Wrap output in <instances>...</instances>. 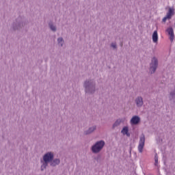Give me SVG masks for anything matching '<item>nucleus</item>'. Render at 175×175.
Returning <instances> with one entry per match:
<instances>
[{"label": "nucleus", "instance_id": "f257e3e1", "mask_svg": "<svg viewBox=\"0 0 175 175\" xmlns=\"http://www.w3.org/2000/svg\"><path fill=\"white\" fill-rule=\"evenodd\" d=\"M83 88L86 95H94L96 92V81L88 79L83 82Z\"/></svg>", "mask_w": 175, "mask_h": 175}, {"label": "nucleus", "instance_id": "f03ea898", "mask_svg": "<svg viewBox=\"0 0 175 175\" xmlns=\"http://www.w3.org/2000/svg\"><path fill=\"white\" fill-rule=\"evenodd\" d=\"M54 159V152H47L45 153L42 159H40V170L41 172H43L47 169V166H49V163H51V162Z\"/></svg>", "mask_w": 175, "mask_h": 175}, {"label": "nucleus", "instance_id": "7ed1b4c3", "mask_svg": "<svg viewBox=\"0 0 175 175\" xmlns=\"http://www.w3.org/2000/svg\"><path fill=\"white\" fill-rule=\"evenodd\" d=\"M27 25V21L21 17L17 18L16 22L12 25V29L14 31H21L24 27Z\"/></svg>", "mask_w": 175, "mask_h": 175}, {"label": "nucleus", "instance_id": "20e7f679", "mask_svg": "<svg viewBox=\"0 0 175 175\" xmlns=\"http://www.w3.org/2000/svg\"><path fill=\"white\" fill-rule=\"evenodd\" d=\"M105 142L103 140H100L96 142L91 147V151L93 154H99L101 150H103L105 147Z\"/></svg>", "mask_w": 175, "mask_h": 175}, {"label": "nucleus", "instance_id": "39448f33", "mask_svg": "<svg viewBox=\"0 0 175 175\" xmlns=\"http://www.w3.org/2000/svg\"><path fill=\"white\" fill-rule=\"evenodd\" d=\"M159 62L158 60V57L154 56L151 59V62L150 64L149 71L151 75H154L155 72H157V69H158V65Z\"/></svg>", "mask_w": 175, "mask_h": 175}, {"label": "nucleus", "instance_id": "423d86ee", "mask_svg": "<svg viewBox=\"0 0 175 175\" xmlns=\"http://www.w3.org/2000/svg\"><path fill=\"white\" fill-rule=\"evenodd\" d=\"M146 143V136L144 134H142L139 137V145H138V151L139 152H143V148H144V144Z\"/></svg>", "mask_w": 175, "mask_h": 175}, {"label": "nucleus", "instance_id": "0eeeda50", "mask_svg": "<svg viewBox=\"0 0 175 175\" xmlns=\"http://www.w3.org/2000/svg\"><path fill=\"white\" fill-rule=\"evenodd\" d=\"M174 16V8H170L168 12L166 14V16L163 18V23H166V20L172 19V17Z\"/></svg>", "mask_w": 175, "mask_h": 175}, {"label": "nucleus", "instance_id": "6e6552de", "mask_svg": "<svg viewBox=\"0 0 175 175\" xmlns=\"http://www.w3.org/2000/svg\"><path fill=\"white\" fill-rule=\"evenodd\" d=\"M135 103L136 105V107L138 108L143 107V105H144V101L143 100V97L141 96H138L135 99Z\"/></svg>", "mask_w": 175, "mask_h": 175}, {"label": "nucleus", "instance_id": "1a4fd4ad", "mask_svg": "<svg viewBox=\"0 0 175 175\" xmlns=\"http://www.w3.org/2000/svg\"><path fill=\"white\" fill-rule=\"evenodd\" d=\"M96 128H97L96 125L91 126L83 132V134L85 136H88V135H91V134L94 133V132H95V131H96Z\"/></svg>", "mask_w": 175, "mask_h": 175}, {"label": "nucleus", "instance_id": "9d476101", "mask_svg": "<svg viewBox=\"0 0 175 175\" xmlns=\"http://www.w3.org/2000/svg\"><path fill=\"white\" fill-rule=\"evenodd\" d=\"M168 98L171 103H175V86L170 92Z\"/></svg>", "mask_w": 175, "mask_h": 175}, {"label": "nucleus", "instance_id": "9b49d317", "mask_svg": "<svg viewBox=\"0 0 175 175\" xmlns=\"http://www.w3.org/2000/svg\"><path fill=\"white\" fill-rule=\"evenodd\" d=\"M166 32H167L169 35V39L170 42H173V40H174V31L173 30V27H168L166 29Z\"/></svg>", "mask_w": 175, "mask_h": 175}, {"label": "nucleus", "instance_id": "f8f14e48", "mask_svg": "<svg viewBox=\"0 0 175 175\" xmlns=\"http://www.w3.org/2000/svg\"><path fill=\"white\" fill-rule=\"evenodd\" d=\"M140 123V117L138 116H134L130 120L131 125H137Z\"/></svg>", "mask_w": 175, "mask_h": 175}, {"label": "nucleus", "instance_id": "ddd939ff", "mask_svg": "<svg viewBox=\"0 0 175 175\" xmlns=\"http://www.w3.org/2000/svg\"><path fill=\"white\" fill-rule=\"evenodd\" d=\"M50 163V166L52 167H55V166H58L59 163H61V160L59 159H53Z\"/></svg>", "mask_w": 175, "mask_h": 175}, {"label": "nucleus", "instance_id": "4468645a", "mask_svg": "<svg viewBox=\"0 0 175 175\" xmlns=\"http://www.w3.org/2000/svg\"><path fill=\"white\" fill-rule=\"evenodd\" d=\"M121 133H122V135H126L128 137L131 136V134L129 133V128L128 126L123 127Z\"/></svg>", "mask_w": 175, "mask_h": 175}, {"label": "nucleus", "instance_id": "2eb2a0df", "mask_svg": "<svg viewBox=\"0 0 175 175\" xmlns=\"http://www.w3.org/2000/svg\"><path fill=\"white\" fill-rule=\"evenodd\" d=\"M122 122V120L118 119L116 120V122L112 125V129H116L118 126H120L121 125V123Z\"/></svg>", "mask_w": 175, "mask_h": 175}, {"label": "nucleus", "instance_id": "dca6fc26", "mask_svg": "<svg viewBox=\"0 0 175 175\" xmlns=\"http://www.w3.org/2000/svg\"><path fill=\"white\" fill-rule=\"evenodd\" d=\"M49 27L51 31H52V32H57V25L53 24V22H50L49 23Z\"/></svg>", "mask_w": 175, "mask_h": 175}, {"label": "nucleus", "instance_id": "f3484780", "mask_svg": "<svg viewBox=\"0 0 175 175\" xmlns=\"http://www.w3.org/2000/svg\"><path fill=\"white\" fill-rule=\"evenodd\" d=\"M57 44L59 47H64V44H65V40L62 37H59L57 38Z\"/></svg>", "mask_w": 175, "mask_h": 175}, {"label": "nucleus", "instance_id": "a211bd4d", "mask_svg": "<svg viewBox=\"0 0 175 175\" xmlns=\"http://www.w3.org/2000/svg\"><path fill=\"white\" fill-rule=\"evenodd\" d=\"M152 41L154 43H157L158 42V31H154L152 34Z\"/></svg>", "mask_w": 175, "mask_h": 175}, {"label": "nucleus", "instance_id": "6ab92c4d", "mask_svg": "<svg viewBox=\"0 0 175 175\" xmlns=\"http://www.w3.org/2000/svg\"><path fill=\"white\" fill-rule=\"evenodd\" d=\"M110 47H111L113 50H117V43L112 42L110 45Z\"/></svg>", "mask_w": 175, "mask_h": 175}, {"label": "nucleus", "instance_id": "aec40b11", "mask_svg": "<svg viewBox=\"0 0 175 175\" xmlns=\"http://www.w3.org/2000/svg\"><path fill=\"white\" fill-rule=\"evenodd\" d=\"M154 165L158 166V154H155L154 155Z\"/></svg>", "mask_w": 175, "mask_h": 175}]
</instances>
